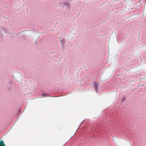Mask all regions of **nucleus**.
<instances>
[{"label":"nucleus","instance_id":"f257e3e1","mask_svg":"<svg viewBox=\"0 0 146 146\" xmlns=\"http://www.w3.org/2000/svg\"><path fill=\"white\" fill-rule=\"evenodd\" d=\"M0 146H5V144L2 140L0 141Z\"/></svg>","mask_w":146,"mask_h":146},{"label":"nucleus","instance_id":"f03ea898","mask_svg":"<svg viewBox=\"0 0 146 146\" xmlns=\"http://www.w3.org/2000/svg\"><path fill=\"white\" fill-rule=\"evenodd\" d=\"M99 85V84L98 83L96 82L95 83V86L96 89Z\"/></svg>","mask_w":146,"mask_h":146},{"label":"nucleus","instance_id":"7ed1b4c3","mask_svg":"<svg viewBox=\"0 0 146 146\" xmlns=\"http://www.w3.org/2000/svg\"><path fill=\"white\" fill-rule=\"evenodd\" d=\"M42 95L43 96H44V95H45V94H42Z\"/></svg>","mask_w":146,"mask_h":146}]
</instances>
